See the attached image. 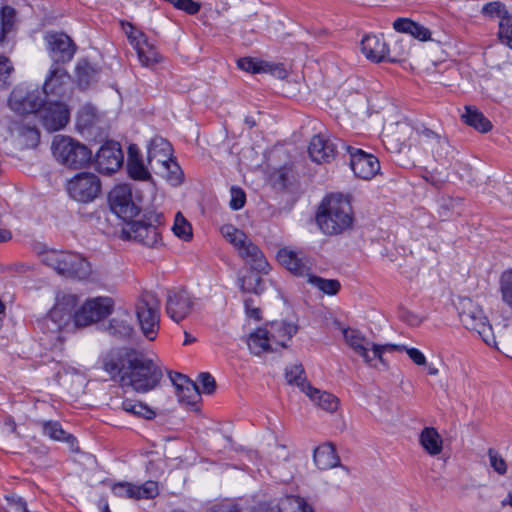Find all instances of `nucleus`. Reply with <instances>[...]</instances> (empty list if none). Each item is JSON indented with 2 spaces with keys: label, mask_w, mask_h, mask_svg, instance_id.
<instances>
[{
  "label": "nucleus",
  "mask_w": 512,
  "mask_h": 512,
  "mask_svg": "<svg viewBox=\"0 0 512 512\" xmlns=\"http://www.w3.org/2000/svg\"><path fill=\"white\" fill-rule=\"evenodd\" d=\"M44 40L53 65L68 63L73 59L77 46L67 34L47 32L44 35Z\"/></svg>",
  "instance_id": "nucleus-13"
},
{
  "label": "nucleus",
  "mask_w": 512,
  "mask_h": 512,
  "mask_svg": "<svg viewBox=\"0 0 512 512\" xmlns=\"http://www.w3.org/2000/svg\"><path fill=\"white\" fill-rule=\"evenodd\" d=\"M101 363L112 380L138 393L155 389L163 376L152 359L133 349H112L102 357Z\"/></svg>",
  "instance_id": "nucleus-1"
},
{
  "label": "nucleus",
  "mask_w": 512,
  "mask_h": 512,
  "mask_svg": "<svg viewBox=\"0 0 512 512\" xmlns=\"http://www.w3.org/2000/svg\"><path fill=\"white\" fill-rule=\"evenodd\" d=\"M13 71L10 60L5 56H0V86L8 85V79Z\"/></svg>",
  "instance_id": "nucleus-55"
},
{
  "label": "nucleus",
  "mask_w": 512,
  "mask_h": 512,
  "mask_svg": "<svg viewBox=\"0 0 512 512\" xmlns=\"http://www.w3.org/2000/svg\"><path fill=\"white\" fill-rule=\"evenodd\" d=\"M51 149L56 160L69 168H82L92 158V152L86 145L65 135H56L53 138Z\"/></svg>",
  "instance_id": "nucleus-7"
},
{
  "label": "nucleus",
  "mask_w": 512,
  "mask_h": 512,
  "mask_svg": "<svg viewBox=\"0 0 512 512\" xmlns=\"http://www.w3.org/2000/svg\"><path fill=\"white\" fill-rule=\"evenodd\" d=\"M198 379H199L201 387H202L200 390V393L202 392L205 394H211L214 392V390L216 388V382L210 373L202 372V373H200Z\"/></svg>",
  "instance_id": "nucleus-56"
},
{
  "label": "nucleus",
  "mask_w": 512,
  "mask_h": 512,
  "mask_svg": "<svg viewBox=\"0 0 512 512\" xmlns=\"http://www.w3.org/2000/svg\"><path fill=\"white\" fill-rule=\"evenodd\" d=\"M346 150L350 156V167L356 177L371 180L380 172V162L373 154L350 145L346 146Z\"/></svg>",
  "instance_id": "nucleus-14"
},
{
  "label": "nucleus",
  "mask_w": 512,
  "mask_h": 512,
  "mask_svg": "<svg viewBox=\"0 0 512 512\" xmlns=\"http://www.w3.org/2000/svg\"><path fill=\"white\" fill-rule=\"evenodd\" d=\"M123 163V153L119 143L108 141L98 150L95 158L96 168L100 173L116 172Z\"/></svg>",
  "instance_id": "nucleus-18"
},
{
  "label": "nucleus",
  "mask_w": 512,
  "mask_h": 512,
  "mask_svg": "<svg viewBox=\"0 0 512 512\" xmlns=\"http://www.w3.org/2000/svg\"><path fill=\"white\" fill-rule=\"evenodd\" d=\"M139 62L142 66L153 68L163 61V56L159 53L154 44L146 41L135 49Z\"/></svg>",
  "instance_id": "nucleus-36"
},
{
  "label": "nucleus",
  "mask_w": 512,
  "mask_h": 512,
  "mask_svg": "<svg viewBox=\"0 0 512 512\" xmlns=\"http://www.w3.org/2000/svg\"><path fill=\"white\" fill-rule=\"evenodd\" d=\"M170 379L175 386L179 402L194 406L200 401V388L194 381L181 373L170 375Z\"/></svg>",
  "instance_id": "nucleus-21"
},
{
  "label": "nucleus",
  "mask_w": 512,
  "mask_h": 512,
  "mask_svg": "<svg viewBox=\"0 0 512 512\" xmlns=\"http://www.w3.org/2000/svg\"><path fill=\"white\" fill-rule=\"evenodd\" d=\"M76 76L78 85L85 89L96 81L97 70L87 60H81L76 66Z\"/></svg>",
  "instance_id": "nucleus-39"
},
{
  "label": "nucleus",
  "mask_w": 512,
  "mask_h": 512,
  "mask_svg": "<svg viewBox=\"0 0 512 512\" xmlns=\"http://www.w3.org/2000/svg\"><path fill=\"white\" fill-rule=\"evenodd\" d=\"M12 237L11 232L5 229H0V243L10 240Z\"/></svg>",
  "instance_id": "nucleus-61"
},
{
  "label": "nucleus",
  "mask_w": 512,
  "mask_h": 512,
  "mask_svg": "<svg viewBox=\"0 0 512 512\" xmlns=\"http://www.w3.org/2000/svg\"><path fill=\"white\" fill-rule=\"evenodd\" d=\"M108 333L118 339H128L133 333V327L130 324V316L124 312L121 316L110 320L107 327Z\"/></svg>",
  "instance_id": "nucleus-35"
},
{
  "label": "nucleus",
  "mask_w": 512,
  "mask_h": 512,
  "mask_svg": "<svg viewBox=\"0 0 512 512\" xmlns=\"http://www.w3.org/2000/svg\"><path fill=\"white\" fill-rule=\"evenodd\" d=\"M316 221L326 235H338L351 229L354 212L350 199L342 194L327 196L319 206Z\"/></svg>",
  "instance_id": "nucleus-3"
},
{
  "label": "nucleus",
  "mask_w": 512,
  "mask_h": 512,
  "mask_svg": "<svg viewBox=\"0 0 512 512\" xmlns=\"http://www.w3.org/2000/svg\"><path fill=\"white\" fill-rule=\"evenodd\" d=\"M114 302L110 297H95L85 301L74 314V326L86 327L112 313Z\"/></svg>",
  "instance_id": "nucleus-12"
},
{
  "label": "nucleus",
  "mask_w": 512,
  "mask_h": 512,
  "mask_svg": "<svg viewBox=\"0 0 512 512\" xmlns=\"http://www.w3.org/2000/svg\"><path fill=\"white\" fill-rule=\"evenodd\" d=\"M121 26L127 37L131 35L136 28L131 23L125 21H121Z\"/></svg>",
  "instance_id": "nucleus-60"
},
{
  "label": "nucleus",
  "mask_w": 512,
  "mask_h": 512,
  "mask_svg": "<svg viewBox=\"0 0 512 512\" xmlns=\"http://www.w3.org/2000/svg\"><path fill=\"white\" fill-rule=\"evenodd\" d=\"M416 133L419 137V140L425 144L430 145V148L433 152L440 156L443 153H447L448 141L445 137L426 127L418 128Z\"/></svg>",
  "instance_id": "nucleus-33"
},
{
  "label": "nucleus",
  "mask_w": 512,
  "mask_h": 512,
  "mask_svg": "<svg viewBox=\"0 0 512 512\" xmlns=\"http://www.w3.org/2000/svg\"><path fill=\"white\" fill-rule=\"evenodd\" d=\"M20 136L23 138L26 147H35L40 140V133L35 127L23 126L20 130Z\"/></svg>",
  "instance_id": "nucleus-53"
},
{
  "label": "nucleus",
  "mask_w": 512,
  "mask_h": 512,
  "mask_svg": "<svg viewBox=\"0 0 512 512\" xmlns=\"http://www.w3.org/2000/svg\"><path fill=\"white\" fill-rule=\"evenodd\" d=\"M162 169L161 173L172 185H179L182 182L183 173L178 165L172 158L167 162L159 164Z\"/></svg>",
  "instance_id": "nucleus-42"
},
{
  "label": "nucleus",
  "mask_w": 512,
  "mask_h": 512,
  "mask_svg": "<svg viewBox=\"0 0 512 512\" xmlns=\"http://www.w3.org/2000/svg\"><path fill=\"white\" fill-rule=\"evenodd\" d=\"M172 152V146L166 139L155 137L148 146V162L152 167L167 162L172 158Z\"/></svg>",
  "instance_id": "nucleus-27"
},
{
  "label": "nucleus",
  "mask_w": 512,
  "mask_h": 512,
  "mask_svg": "<svg viewBox=\"0 0 512 512\" xmlns=\"http://www.w3.org/2000/svg\"><path fill=\"white\" fill-rule=\"evenodd\" d=\"M250 352L254 355H261L266 352H276L268 335L267 327H261L252 332L247 340Z\"/></svg>",
  "instance_id": "nucleus-28"
},
{
  "label": "nucleus",
  "mask_w": 512,
  "mask_h": 512,
  "mask_svg": "<svg viewBox=\"0 0 512 512\" xmlns=\"http://www.w3.org/2000/svg\"><path fill=\"white\" fill-rule=\"evenodd\" d=\"M303 393L307 395L315 406L328 413H333L338 409L339 399L327 391L314 388L311 384H303Z\"/></svg>",
  "instance_id": "nucleus-25"
},
{
  "label": "nucleus",
  "mask_w": 512,
  "mask_h": 512,
  "mask_svg": "<svg viewBox=\"0 0 512 512\" xmlns=\"http://www.w3.org/2000/svg\"><path fill=\"white\" fill-rule=\"evenodd\" d=\"M128 40L134 49L141 46V44L148 41L147 36L137 28L134 29L133 33L128 36Z\"/></svg>",
  "instance_id": "nucleus-57"
},
{
  "label": "nucleus",
  "mask_w": 512,
  "mask_h": 512,
  "mask_svg": "<svg viewBox=\"0 0 512 512\" xmlns=\"http://www.w3.org/2000/svg\"><path fill=\"white\" fill-rule=\"evenodd\" d=\"M85 116L89 117V119H87V120L85 121V124H84V125H85V126H89V125H91V124H92V118H93V114L91 113V111H90V110H88V109H87V110H85V111L83 112V114L80 116V119H83Z\"/></svg>",
  "instance_id": "nucleus-62"
},
{
  "label": "nucleus",
  "mask_w": 512,
  "mask_h": 512,
  "mask_svg": "<svg viewBox=\"0 0 512 512\" xmlns=\"http://www.w3.org/2000/svg\"><path fill=\"white\" fill-rule=\"evenodd\" d=\"M69 82L70 75L67 70L59 65H52L43 85L44 93L63 96Z\"/></svg>",
  "instance_id": "nucleus-23"
},
{
  "label": "nucleus",
  "mask_w": 512,
  "mask_h": 512,
  "mask_svg": "<svg viewBox=\"0 0 512 512\" xmlns=\"http://www.w3.org/2000/svg\"><path fill=\"white\" fill-rule=\"evenodd\" d=\"M206 512H239L236 505L231 503H220L215 504L209 508Z\"/></svg>",
  "instance_id": "nucleus-59"
},
{
  "label": "nucleus",
  "mask_w": 512,
  "mask_h": 512,
  "mask_svg": "<svg viewBox=\"0 0 512 512\" xmlns=\"http://www.w3.org/2000/svg\"><path fill=\"white\" fill-rule=\"evenodd\" d=\"M268 335L273 346L276 347V351L279 348L287 346V342L291 340L294 334L297 332V326L292 323H286L284 321H273L266 324Z\"/></svg>",
  "instance_id": "nucleus-24"
},
{
  "label": "nucleus",
  "mask_w": 512,
  "mask_h": 512,
  "mask_svg": "<svg viewBox=\"0 0 512 512\" xmlns=\"http://www.w3.org/2000/svg\"><path fill=\"white\" fill-rule=\"evenodd\" d=\"M39 425L42 428V432L45 436L55 441H64L73 445L75 438L67 433L58 421H40Z\"/></svg>",
  "instance_id": "nucleus-37"
},
{
  "label": "nucleus",
  "mask_w": 512,
  "mask_h": 512,
  "mask_svg": "<svg viewBox=\"0 0 512 512\" xmlns=\"http://www.w3.org/2000/svg\"><path fill=\"white\" fill-rule=\"evenodd\" d=\"M498 36L503 44L512 49V17L499 22Z\"/></svg>",
  "instance_id": "nucleus-52"
},
{
  "label": "nucleus",
  "mask_w": 512,
  "mask_h": 512,
  "mask_svg": "<svg viewBox=\"0 0 512 512\" xmlns=\"http://www.w3.org/2000/svg\"><path fill=\"white\" fill-rule=\"evenodd\" d=\"M116 496L129 499H151L158 495V485L154 481H147L142 485L131 483H117L112 487Z\"/></svg>",
  "instance_id": "nucleus-20"
},
{
  "label": "nucleus",
  "mask_w": 512,
  "mask_h": 512,
  "mask_svg": "<svg viewBox=\"0 0 512 512\" xmlns=\"http://www.w3.org/2000/svg\"><path fill=\"white\" fill-rule=\"evenodd\" d=\"M308 153L313 162L328 163L335 157L336 147L330 139L319 134L311 139Z\"/></svg>",
  "instance_id": "nucleus-22"
},
{
  "label": "nucleus",
  "mask_w": 512,
  "mask_h": 512,
  "mask_svg": "<svg viewBox=\"0 0 512 512\" xmlns=\"http://www.w3.org/2000/svg\"><path fill=\"white\" fill-rule=\"evenodd\" d=\"M393 28L400 33H406L420 41H427L431 38L430 30L418 22L409 18H398L393 22Z\"/></svg>",
  "instance_id": "nucleus-29"
},
{
  "label": "nucleus",
  "mask_w": 512,
  "mask_h": 512,
  "mask_svg": "<svg viewBox=\"0 0 512 512\" xmlns=\"http://www.w3.org/2000/svg\"><path fill=\"white\" fill-rule=\"evenodd\" d=\"M16 11L11 6H3L0 10V45H4L6 37L14 31Z\"/></svg>",
  "instance_id": "nucleus-38"
},
{
  "label": "nucleus",
  "mask_w": 512,
  "mask_h": 512,
  "mask_svg": "<svg viewBox=\"0 0 512 512\" xmlns=\"http://www.w3.org/2000/svg\"><path fill=\"white\" fill-rule=\"evenodd\" d=\"M194 307L193 297L186 290L169 291L166 313L176 323L190 315Z\"/></svg>",
  "instance_id": "nucleus-19"
},
{
  "label": "nucleus",
  "mask_w": 512,
  "mask_h": 512,
  "mask_svg": "<svg viewBox=\"0 0 512 512\" xmlns=\"http://www.w3.org/2000/svg\"><path fill=\"white\" fill-rule=\"evenodd\" d=\"M277 260L295 276L309 278L312 274V261L300 250L283 247L277 253Z\"/></svg>",
  "instance_id": "nucleus-17"
},
{
  "label": "nucleus",
  "mask_w": 512,
  "mask_h": 512,
  "mask_svg": "<svg viewBox=\"0 0 512 512\" xmlns=\"http://www.w3.org/2000/svg\"><path fill=\"white\" fill-rule=\"evenodd\" d=\"M482 13L487 17H498L501 20H505L506 18H512V15H509L505 4L500 1H493L486 3L482 8Z\"/></svg>",
  "instance_id": "nucleus-48"
},
{
  "label": "nucleus",
  "mask_w": 512,
  "mask_h": 512,
  "mask_svg": "<svg viewBox=\"0 0 512 512\" xmlns=\"http://www.w3.org/2000/svg\"><path fill=\"white\" fill-rule=\"evenodd\" d=\"M391 346H395L390 352L392 351H405L409 358L418 366H423L426 364V357L424 354L417 348H409L405 345H397V344H391Z\"/></svg>",
  "instance_id": "nucleus-51"
},
{
  "label": "nucleus",
  "mask_w": 512,
  "mask_h": 512,
  "mask_svg": "<svg viewBox=\"0 0 512 512\" xmlns=\"http://www.w3.org/2000/svg\"><path fill=\"white\" fill-rule=\"evenodd\" d=\"M121 408L125 412L135 416H142L146 419H151L154 417V412L142 402L125 399L122 401Z\"/></svg>",
  "instance_id": "nucleus-45"
},
{
  "label": "nucleus",
  "mask_w": 512,
  "mask_h": 512,
  "mask_svg": "<svg viewBox=\"0 0 512 512\" xmlns=\"http://www.w3.org/2000/svg\"><path fill=\"white\" fill-rule=\"evenodd\" d=\"M78 297L73 294H59L56 303L42 321L44 332L57 334L62 330L74 328L75 308Z\"/></svg>",
  "instance_id": "nucleus-8"
},
{
  "label": "nucleus",
  "mask_w": 512,
  "mask_h": 512,
  "mask_svg": "<svg viewBox=\"0 0 512 512\" xmlns=\"http://www.w3.org/2000/svg\"><path fill=\"white\" fill-rule=\"evenodd\" d=\"M231 199H230V208L232 210H239L243 208L246 202L245 192L239 187H231L230 189Z\"/></svg>",
  "instance_id": "nucleus-54"
},
{
  "label": "nucleus",
  "mask_w": 512,
  "mask_h": 512,
  "mask_svg": "<svg viewBox=\"0 0 512 512\" xmlns=\"http://www.w3.org/2000/svg\"><path fill=\"white\" fill-rule=\"evenodd\" d=\"M256 271H249L242 277H239V287L243 292L260 294L263 291L262 279Z\"/></svg>",
  "instance_id": "nucleus-40"
},
{
  "label": "nucleus",
  "mask_w": 512,
  "mask_h": 512,
  "mask_svg": "<svg viewBox=\"0 0 512 512\" xmlns=\"http://www.w3.org/2000/svg\"><path fill=\"white\" fill-rule=\"evenodd\" d=\"M5 425L9 428V431L11 433L16 432V423L14 422V420L12 418H7L5 420Z\"/></svg>",
  "instance_id": "nucleus-63"
},
{
  "label": "nucleus",
  "mask_w": 512,
  "mask_h": 512,
  "mask_svg": "<svg viewBox=\"0 0 512 512\" xmlns=\"http://www.w3.org/2000/svg\"><path fill=\"white\" fill-rule=\"evenodd\" d=\"M361 50L369 60L380 62L387 57L388 48L382 37L367 35L361 41Z\"/></svg>",
  "instance_id": "nucleus-26"
},
{
  "label": "nucleus",
  "mask_w": 512,
  "mask_h": 512,
  "mask_svg": "<svg viewBox=\"0 0 512 512\" xmlns=\"http://www.w3.org/2000/svg\"><path fill=\"white\" fill-rule=\"evenodd\" d=\"M238 67L249 73L272 72V65L252 57H244L237 61Z\"/></svg>",
  "instance_id": "nucleus-41"
},
{
  "label": "nucleus",
  "mask_w": 512,
  "mask_h": 512,
  "mask_svg": "<svg viewBox=\"0 0 512 512\" xmlns=\"http://www.w3.org/2000/svg\"><path fill=\"white\" fill-rule=\"evenodd\" d=\"M222 236L236 250L238 256L250 266V269L261 274H268L271 267L261 249L246 235L245 232L232 224H225L220 229Z\"/></svg>",
  "instance_id": "nucleus-4"
},
{
  "label": "nucleus",
  "mask_w": 512,
  "mask_h": 512,
  "mask_svg": "<svg viewBox=\"0 0 512 512\" xmlns=\"http://www.w3.org/2000/svg\"><path fill=\"white\" fill-rule=\"evenodd\" d=\"M314 463L320 470H328L340 464L334 446L330 443L320 445L314 450Z\"/></svg>",
  "instance_id": "nucleus-30"
},
{
  "label": "nucleus",
  "mask_w": 512,
  "mask_h": 512,
  "mask_svg": "<svg viewBox=\"0 0 512 512\" xmlns=\"http://www.w3.org/2000/svg\"><path fill=\"white\" fill-rule=\"evenodd\" d=\"M461 118L465 124L481 133H487L492 129L491 122L475 106H465V112L461 115Z\"/></svg>",
  "instance_id": "nucleus-32"
},
{
  "label": "nucleus",
  "mask_w": 512,
  "mask_h": 512,
  "mask_svg": "<svg viewBox=\"0 0 512 512\" xmlns=\"http://www.w3.org/2000/svg\"><path fill=\"white\" fill-rule=\"evenodd\" d=\"M308 282L327 295H335L340 290V283L336 279H324L311 274Z\"/></svg>",
  "instance_id": "nucleus-43"
},
{
  "label": "nucleus",
  "mask_w": 512,
  "mask_h": 512,
  "mask_svg": "<svg viewBox=\"0 0 512 512\" xmlns=\"http://www.w3.org/2000/svg\"><path fill=\"white\" fill-rule=\"evenodd\" d=\"M488 457L490 466L499 475H504L507 472V463L498 451L493 448L488 449Z\"/></svg>",
  "instance_id": "nucleus-50"
},
{
  "label": "nucleus",
  "mask_w": 512,
  "mask_h": 512,
  "mask_svg": "<svg viewBox=\"0 0 512 512\" xmlns=\"http://www.w3.org/2000/svg\"><path fill=\"white\" fill-rule=\"evenodd\" d=\"M346 344L360 356L364 362L371 367H378V364L386 366L383 358L385 352H390L395 346L391 344L377 345L367 339L359 330L347 328L343 330Z\"/></svg>",
  "instance_id": "nucleus-9"
},
{
  "label": "nucleus",
  "mask_w": 512,
  "mask_h": 512,
  "mask_svg": "<svg viewBox=\"0 0 512 512\" xmlns=\"http://www.w3.org/2000/svg\"><path fill=\"white\" fill-rule=\"evenodd\" d=\"M69 196L82 203L93 201L101 191V182L97 175L90 172L76 174L66 184Z\"/></svg>",
  "instance_id": "nucleus-11"
},
{
  "label": "nucleus",
  "mask_w": 512,
  "mask_h": 512,
  "mask_svg": "<svg viewBox=\"0 0 512 512\" xmlns=\"http://www.w3.org/2000/svg\"><path fill=\"white\" fill-rule=\"evenodd\" d=\"M124 237L144 246L157 248L162 245L161 233L156 225L145 221H132L122 231Z\"/></svg>",
  "instance_id": "nucleus-15"
},
{
  "label": "nucleus",
  "mask_w": 512,
  "mask_h": 512,
  "mask_svg": "<svg viewBox=\"0 0 512 512\" xmlns=\"http://www.w3.org/2000/svg\"><path fill=\"white\" fill-rule=\"evenodd\" d=\"M127 171L131 178L135 180H147L150 173L145 168L138 148L131 145L128 149Z\"/></svg>",
  "instance_id": "nucleus-31"
},
{
  "label": "nucleus",
  "mask_w": 512,
  "mask_h": 512,
  "mask_svg": "<svg viewBox=\"0 0 512 512\" xmlns=\"http://www.w3.org/2000/svg\"><path fill=\"white\" fill-rule=\"evenodd\" d=\"M502 506L510 505L512 506V492H509L507 497L501 501Z\"/></svg>",
  "instance_id": "nucleus-64"
},
{
  "label": "nucleus",
  "mask_w": 512,
  "mask_h": 512,
  "mask_svg": "<svg viewBox=\"0 0 512 512\" xmlns=\"http://www.w3.org/2000/svg\"><path fill=\"white\" fill-rule=\"evenodd\" d=\"M108 201L111 210L123 219L132 218L139 212L132 200V191L128 184L115 186L109 193Z\"/></svg>",
  "instance_id": "nucleus-16"
},
{
  "label": "nucleus",
  "mask_w": 512,
  "mask_h": 512,
  "mask_svg": "<svg viewBox=\"0 0 512 512\" xmlns=\"http://www.w3.org/2000/svg\"><path fill=\"white\" fill-rule=\"evenodd\" d=\"M285 378L291 385H296L303 392V384H310L305 377V371L301 364H293L286 368Z\"/></svg>",
  "instance_id": "nucleus-46"
},
{
  "label": "nucleus",
  "mask_w": 512,
  "mask_h": 512,
  "mask_svg": "<svg viewBox=\"0 0 512 512\" xmlns=\"http://www.w3.org/2000/svg\"><path fill=\"white\" fill-rule=\"evenodd\" d=\"M419 441L423 449L431 456H436L442 451V438L433 427H425L421 431Z\"/></svg>",
  "instance_id": "nucleus-34"
},
{
  "label": "nucleus",
  "mask_w": 512,
  "mask_h": 512,
  "mask_svg": "<svg viewBox=\"0 0 512 512\" xmlns=\"http://www.w3.org/2000/svg\"><path fill=\"white\" fill-rule=\"evenodd\" d=\"M40 258L43 264L66 277L85 280L92 272L90 263L76 253L47 249L40 254Z\"/></svg>",
  "instance_id": "nucleus-5"
},
{
  "label": "nucleus",
  "mask_w": 512,
  "mask_h": 512,
  "mask_svg": "<svg viewBox=\"0 0 512 512\" xmlns=\"http://www.w3.org/2000/svg\"><path fill=\"white\" fill-rule=\"evenodd\" d=\"M160 302L153 293H144L136 304V315L144 336L154 340L160 327Z\"/></svg>",
  "instance_id": "nucleus-10"
},
{
  "label": "nucleus",
  "mask_w": 512,
  "mask_h": 512,
  "mask_svg": "<svg viewBox=\"0 0 512 512\" xmlns=\"http://www.w3.org/2000/svg\"><path fill=\"white\" fill-rule=\"evenodd\" d=\"M457 310L460 321L466 329L476 332L488 346L496 347L493 328L480 305L464 297L459 299Z\"/></svg>",
  "instance_id": "nucleus-6"
},
{
  "label": "nucleus",
  "mask_w": 512,
  "mask_h": 512,
  "mask_svg": "<svg viewBox=\"0 0 512 512\" xmlns=\"http://www.w3.org/2000/svg\"><path fill=\"white\" fill-rule=\"evenodd\" d=\"M246 313L249 317L254 318L255 320H260L261 311L258 307L255 306L254 300L252 298H247L244 301Z\"/></svg>",
  "instance_id": "nucleus-58"
},
{
  "label": "nucleus",
  "mask_w": 512,
  "mask_h": 512,
  "mask_svg": "<svg viewBox=\"0 0 512 512\" xmlns=\"http://www.w3.org/2000/svg\"><path fill=\"white\" fill-rule=\"evenodd\" d=\"M172 230L180 239L189 241L192 238V227L180 212L175 216Z\"/></svg>",
  "instance_id": "nucleus-47"
},
{
  "label": "nucleus",
  "mask_w": 512,
  "mask_h": 512,
  "mask_svg": "<svg viewBox=\"0 0 512 512\" xmlns=\"http://www.w3.org/2000/svg\"><path fill=\"white\" fill-rule=\"evenodd\" d=\"M500 292L503 302L512 308V270H507L501 275Z\"/></svg>",
  "instance_id": "nucleus-49"
},
{
  "label": "nucleus",
  "mask_w": 512,
  "mask_h": 512,
  "mask_svg": "<svg viewBox=\"0 0 512 512\" xmlns=\"http://www.w3.org/2000/svg\"><path fill=\"white\" fill-rule=\"evenodd\" d=\"M11 109L19 113L37 114L44 128L54 132L64 128L70 118L68 107L61 102L43 103L38 93L31 92L25 97H19L15 92L9 99Z\"/></svg>",
  "instance_id": "nucleus-2"
},
{
  "label": "nucleus",
  "mask_w": 512,
  "mask_h": 512,
  "mask_svg": "<svg viewBox=\"0 0 512 512\" xmlns=\"http://www.w3.org/2000/svg\"><path fill=\"white\" fill-rule=\"evenodd\" d=\"M282 512H313L312 507L299 496H287L282 502Z\"/></svg>",
  "instance_id": "nucleus-44"
}]
</instances>
